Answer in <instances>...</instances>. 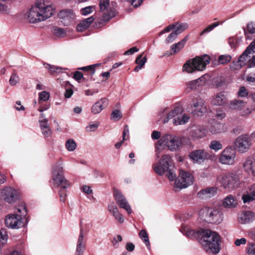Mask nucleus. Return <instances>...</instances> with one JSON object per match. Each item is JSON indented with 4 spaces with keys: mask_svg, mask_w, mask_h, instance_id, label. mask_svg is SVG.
Wrapping results in <instances>:
<instances>
[{
    "mask_svg": "<svg viewBox=\"0 0 255 255\" xmlns=\"http://www.w3.org/2000/svg\"><path fill=\"white\" fill-rule=\"evenodd\" d=\"M41 130L43 135L45 137L50 136L52 134V131H51V129L49 128V127L48 128H47L43 129H41Z\"/></svg>",
    "mask_w": 255,
    "mask_h": 255,
    "instance_id": "64",
    "label": "nucleus"
},
{
    "mask_svg": "<svg viewBox=\"0 0 255 255\" xmlns=\"http://www.w3.org/2000/svg\"><path fill=\"white\" fill-rule=\"evenodd\" d=\"M206 133V129L203 127L198 126L191 130L190 135L194 139H198L204 137Z\"/></svg>",
    "mask_w": 255,
    "mask_h": 255,
    "instance_id": "23",
    "label": "nucleus"
},
{
    "mask_svg": "<svg viewBox=\"0 0 255 255\" xmlns=\"http://www.w3.org/2000/svg\"><path fill=\"white\" fill-rule=\"evenodd\" d=\"M253 144L252 139L250 134L244 133L238 136L234 141V149L239 153H245L247 152L251 148Z\"/></svg>",
    "mask_w": 255,
    "mask_h": 255,
    "instance_id": "9",
    "label": "nucleus"
},
{
    "mask_svg": "<svg viewBox=\"0 0 255 255\" xmlns=\"http://www.w3.org/2000/svg\"><path fill=\"white\" fill-rule=\"evenodd\" d=\"M182 144L181 139L178 136L171 134H165L158 141L156 145V152L160 153L163 147L166 146L172 151H176Z\"/></svg>",
    "mask_w": 255,
    "mask_h": 255,
    "instance_id": "6",
    "label": "nucleus"
},
{
    "mask_svg": "<svg viewBox=\"0 0 255 255\" xmlns=\"http://www.w3.org/2000/svg\"><path fill=\"white\" fill-rule=\"evenodd\" d=\"M193 182V177L191 173L180 170L179 176L174 183V187L179 190L187 187Z\"/></svg>",
    "mask_w": 255,
    "mask_h": 255,
    "instance_id": "10",
    "label": "nucleus"
},
{
    "mask_svg": "<svg viewBox=\"0 0 255 255\" xmlns=\"http://www.w3.org/2000/svg\"><path fill=\"white\" fill-rule=\"evenodd\" d=\"M205 229H200L199 230H194L191 229L188 227H182L181 229V232H182L183 234L185 235L188 238L194 239H199L200 241L205 233Z\"/></svg>",
    "mask_w": 255,
    "mask_h": 255,
    "instance_id": "14",
    "label": "nucleus"
},
{
    "mask_svg": "<svg viewBox=\"0 0 255 255\" xmlns=\"http://www.w3.org/2000/svg\"><path fill=\"white\" fill-rule=\"evenodd\" d=\"M122 115L119 110H115L111 113V119L115 121H118L122 119Z\"/></svg>",
    "mask_w": 255,
    "mask_h": 255,
    "instance_id": "46",
    "label": "nucleus"
},
{
    "mask_svg": "<svg viewBox=\"0 0 255 255\" xmlns=\"http://www.w3.org/2000/svg\"><path fill=\"white\" fill-rule=\"evenodd\" d=\"M217 192L216 187H209L206 189L201 190L198 193V196L200 198H208L214 196Z\"/></svg>",
    "mask_w": 255,
    "mask_h": 255,
    "instance_id": "25",
    "label": "nucleus"
},
{
    "mask_svg": "<svg viewBox=\"0 0 255 255\" xmlns=\"http://www.w3.org/2000/svg\"><path fill=\"white\" fill-rule=\"evenodd\" d=\"M189 117L186 115H178V117L173 119V123L175 125H184L188 122Z\"/></svg>",
    "mask_w": 255,
    "mask_h": 255,
    "instance_id": "33",
    "label": "nucleus"
},
{
    "mask_svg": "<svg viewBox=\"0 0 255 255\" xmlns=\"http://www.w3.org/2000/svg\"><path fill=\"white\" fill-rule=\"evenodd\" d=\"M247 243V240L245 238L237 239L235 241V245L236 246H240L241 245H245Z\"/></svg>",
    "mask_w": 255,
    "mask_h": 255,
    "instance_id": "62",
    "label": "nucleus"
},
{
    "mask_svg": "<svg viewBox=\"0 0 255 255\" xmlns=\"http://www.w3.org/2000/svg\"><path fill=\"white\" fill-rule=\"evenodd\" d=\"M191 113L195 117H201L207 111V106L204 101L200 97H197L191 104Z\"/></svg>",
    "mask_w": 255,
    "mask_h": 255,
    "instance_id": "11",
    "label": "nucleus"
},
{
    "mask_svg": "<svg viewBox=\"0 0 255 255\" xmlns=\"http://www.w3.org/2000/svg\"><path fill=\"white\" fill-rule=\"evenodd\" d=\"M55 11V6L51 1L36 0L26 16L30 23H38L50 17Z\"/></svg>",
    "mask_w": 255,
    "mask_h": 255,
    "instance_id": "1",
    "label": "nucleus"
},
{
    "mask_svg": "<svg viewBox=\"0 0 255 255\" xmlns=\"http://www.w3.org/2000/svg\"><path fill=\"white\" fill-rule=\"evenodd\" d=\"M207 80L205 76H202L199 78L188 82L186 84L187 89L195 90L205 85Z\"/></svg>",
    "mask_w": 255,
    "mask_h": 255,
    "instance_id": "20",
    "label": "nucleus"
},
{
    "mask_svg": "<svg viewBox=\"0 0 255 255\" xmlns=\"http://www.w3.org/2000/svg\"><path fill=\"white\" fill-rule=\"evenodd\" d=\"M209 130L213 134L219 133L224 130V125L220 123L215 122L212 123Z\"/></svg>",
    "mask_w": 255,
    "mask_h": 255,
    "instance_id": "32",
    "label": "nucleus"
},
{
    "mask_svg": "<svg viewBox=\"0 0 255 255\" xmlns=\"http://www.w3.org/2000/svg\"><path fill=\"white\" fill-rule=\"evenodd\" d=\"M210 149L217 151L222 148V145L219 141L212 140L209 145Z\"/></svg>",
    "mask_w": 255,
    "mask_h": 255,
    "instance_id": "40",
    "label": "nucleus"
},
{
    "mask_svg": "<svg viewBox=\"0 0 255 255\" xmlns=\"http://www.w3.org/2000/svg\"><path fill=\"white\" fill-rule=\"evenodd\" d=\"M199 216L207 222L219 224L223 220L222 213L212 208L205 207L199 211Z\"/></svg>",
    "mask_w": 255,
    "mask_h": 255,
    "instance_id": "8",
    "label": "nucleus"
},
{
    "mask_svg": "<svg viewBox=\"0 0 255 255\" xmlns=\"http://www.w3.org/2000/svg\"><path fill=\"white\" fill-rule=\"evenodd\" d=\"M108 210L112 213L115 219L120 223H123L124 222L122 215L119 213L118 208L114 204L109 205Z\"/></svg>",
    "mask_w": 255,
    "mask_h": 255,
    "instance_id": "28",
    "label": "nucleus"
},
{
    "mask_svg": "<svg viewBox=\"0 0 255 255\" xmlns=\"http://www.w3.org/2000/svg\"><path fill=\"white\" fill-rule=\"evenodd\" d=\"M47 119H39V123L41 129H46L49 127Z\"/></svg>",
    "mask_w": 255,
    "mask_h": 255,
    "instance_id": "55",
    "label": "nucleus"
},
{
    "mask_svg": "<svg viewBox=\"0 0 255 255\" xmlns=\"http://www.w3.org/2000/svg\"><path fill=\"white\" fill-rule=\"evenodd\" d=\"M50 95L46 91H42L39 94V99L40 100L46 101L49 99Z\"/></svg>",
    "mask_w": 255,
    "mask_h": 255,
    "instance_id": "57",
    "label": "nucleus"
},
{
    "mask_svg": "<svg viewBox=\"0 0 255 255\" xmlns=\"http://www.w3.org/2000/svg\"><path fill=\"white\" fill-rule=\"evenodd\" d=\"M248 60V56L243 52L237 61H233L231 63L230 68L232 71L239 70L246 64Z\"/></svg>",
    "mask_w": 255,
    "mask_h": 255,
    "instance_id": "19",
    "label": "nucleus"
},
{
    "mask_svg": "<svg viewBox=\"0 0 255 255\" xmlns=\"http://www.w3.org/2000/svg\"><path fill=\"white\" fill-rule=\"evenodd\" d=\"M80 227H82L84 228L85 232L84 233H87L89 232L90 229L92 227V224L91 222L86 223L85 225H82V221L80 223Z\"/></svg>",
    "mask_w": 255,
    "mask_h": 255,
    "instance_id": "61",
    "label": "nucleus"
},
{
    "mask_svg": "<svg viewBox=\"0 0 255 255\" xmlns=\"http://www.w3.org/2000/svg\"><path fill=\"white\" fill-rule=\"evenodd\" d=\"M246 81L251 85H255V73L248 74L246 76Z\"/></svg>",
    "mask_w": 255,
    "mask_h": 255,
    "instance_id": "53",
    "label": "nucleus"
},
{
    "mask_svg": "<svg viewBox=\"0 0 255 255\" xmlns=\"http://www.w3.org/2000/svg\"><path fill=\"white\" fill-rule=\"evenodd\" d=\"M246 252L249 255H255V243L248 242Z\"/></svg>",
    "mask_w": 255,
    "mask_h": 255,
    "instance_id": "38",
    "label": "nucleus"
},
{
    "mask_svg": "<svg viewBox=\"0 0 255 255\" xmlns=\"http://www.w3.org/2000/svg\"><path fill=\"white\" fill-rule=\"evenodd\" d=\"M237 205V201L232 196L229 195L224 199L223 202V205L226 208H234Z\"/></svg>",
    "mask_w": 255,
    "mask_h": 255,
    "instance_id": "31",
    "label": "nucleus"
},
{
    "mask_svg": "<svg viewBox=\"0 0 255 255\" xmlns=\"http://www.w3.org/2000/svg\"><path fill=\"white\" fill-rule=\"evenodd\" d=\"M221 237L217 232L210 230H206L200 243L204 250L207 253L217 254L221 249Z\"/></svg>",
    "mask_w": 255,
    "mask_h": 255,
    "instance_id": "3",
    "label": "nucleus"
},
{
    "mask_svg": "<svg viewBox=\"0 0 255 255\" xmlns=\"http://www.w3.org/2000/svg\"><path fill=\"white\" fill-rule=\"evenodd\" d=\"M92 6H87L81 9V11L82 14L83 15H86L90 14L92 11Z\"/></svg>",
    "mask_w": 255,
    "mask_h": 255,
    "instance_id": "60",
    "label": "nucleus"
},
{
    "mask_svg": "<svg viewBox=\"0 0 255 255\" xmlns=\"http://www.w3.org/2000/svg\"><path fill=\"white\" fill-rule=\"evenodd\" d=\"M8 236L6 230L4 229H1L0 230V243L4 245L6 243Z\"/></svg>",
    "mask_w": 255,
    "mask_h": 255,
    "instance_id": "43",
    "label": "nucleus"
},
{
    "mask_svg": "<svg viewBox=\"0 0 255 255\" xmlns=\"http://www.w3.org/2000/svg\"><path fill=\"white\" fill-rule=\"evenodd\" d=\"M9 12V8L6 4L4 0H0V13H7Z\"/></svg>",
    "mask_w": 255,
    "mask_h": 255,
    "instance_id": "49",
    "label": "nucleus"
},
{
    "mask_svg": "<svg viewBox=\"0 0 255 255\" xmlns=\"http://www.w3.org/2000/svg\"><path fill=\"white\" fill-rule=\"evenodd\" d=\"M244 54H246L248 57L249 54L252 53H255V41H253L246 49L244 52Z\"/></svg>",
    "mask_w": 255,
    "mask_h": 255,
    "instance_id": "45",
    "label": "nucleus"
},
{
    "mask_svg": "<svg viewBox=\"0 0 255 255\" xmlns=\"http://www.w3.org/2000/svg\"><path fill=\"white\" fill-rule=\"evenodd\" d=\"M189 157L193 163L201 164L207 158V152L204 149H196L189 153Z\"/></svg>",
    "mask_w": 255,
    "mask_h": 255,
    "instance_id": "15",
    "label": "nucleus"
},
{
    "mask_svg": "<svg viewBox=\"0 0 255 255\" xmlns=\"http://www.w3.org/2000/svg\"><path fill=\"white\" fill-rule=\"evenodd\" d=\"M43 65L45 68L48 69L52 74H54L55 73L62 72V70H64V68L62 67L55 66L47 63H44ZM65 69H64V70Z\"/></svg>",
    "mask_w": 255,
    "mask_h": 255,
    "instance_id": "34",
    "label": "nucleus"
},
{
    "mask_svg": "<svg viewBox=\"0 0 255 255\" xmlns=\"http://www.w3.org/2000/svg\"><path fill=\"white\" fill-rule=\"evenodd\" d=\"M21 216L18 214L7 215L5 219V224L7 227L11 229H18L23 226Z\"/></svg>",
    "mask_w": 255,
    "mask_h": 255,
    "instance_id": "13",
    "label": "nucleus"
},
{
    "mask_svg": "<svg viewBox=\"0 0 255 255\" xmlns=\"http://www.w3.org/2000/svg\"><path fill=\"white\" fill-rule=\"evenodd\" d=\"M140 238L143 241L148 249H150V243L147 233L145 230H142L139 233Z\"/></svg>",
    "mask_w": 255,
    "mask_h": 255,
    "instance_id": "35",
    "label": "nucleus"
},
{
    "mask_svg": "<svg viewBox=\"0 0 255 255\" xmlns=\"http://www.w3.org/2000/svg\"><path fill=\"white\" fill-rule=\"evenodd\" d=\"M85 229L84 228L81 227L80 233L78 240V243L77 248L80 247V248L85 249V245L84 244V234Z\"/></svg>",
    "mask_w": 255,
    "mask_h": 255,
    "instance_id": "36",
    "label": "nucleus"
},
{
    "mask_svg": "<svg viewBox=\"0 0 255 255\" xmlns=\"http://www.w3.org/2000/svg\"><path fill=\"white\" fill-rule=\"evenodd\" d=\"M232 59L230 55H222L219 57L218 61L221 64H226L229 62Z\"/></svg>",
    "mask_w": 255,
    "mask_h": 255,
    "instance_id": "44",
    "label": "nucleus"
},
{
    "mask_svg": "<svg viewBox=\"0 0 255 255\" xmlns=\"http://www.w3.org/2000/svg\"><path fill=\"white\" fill-rule=\"evenodd\" d=\"M65 146L68 151H73L76 149L77 145L73 139H69L67 140Z\"/></svg>",
    "mask_w": 255,
    "mask_h": 255,
    "instance_id": "39",
    "label": "nucleus"
},
{
    "mask_svg": "<svg viewBox=\"0 0 255 255\" xmlns=\"http://www.w3.org/2000/svg\"><path fill=\"white\" fill-rule=\"evenodd\" d=\"M129 129L128 125H126L124 127V130L123 132V140L115 144V147L117 149L120 148L122 146L123 141L127 140L126 138V134H128Z\"/></svg>",
    "mask_w": 255,
    "mask_h": 255,
    "instance_id": "37",
    "label": "nucleus"
},
{
    "mask_svg": "<svg viewBox=\"0 0 255 255\" xmlns=\"http://www.w3.org/2000/svg\"><path fill=\"white\" fill-rule=\"evenodd\" d=\"M239 222L247 224L255 220V213L250 211H244L238 215Z\"/></svg>",
    "mask_w": 255,
    "mask_h": 255,
    "instance_id": "21",
    "label": "nucleus"
},
{
    "mask_svg": "<svg viewBox=\"0 0 255 255\" xmlns=\"http://www.w3.org/2000/svg\"><path fill=\"white\" fill-rule=\"evenodd\" d=\"M93 16H90L82 20L77 26V30L79 32H82L83 30L89 27L92 23L94 20Z\"/></svg>",
    "mask_w": 255,
    "mask_h": 255,
    "instance_id": "27",
    "label": "nucleus"
},
{
    "mask_svg": "<svg viewBox=\"0 0 255 255\" xmlns=\"http://www.w3.org/2000/svg\"><path fill=\"white\" fill-rule=\"evenodd\" d=\"M51 183L55 187L58 188V193L61 201H65L67 189L71 186V183L64 176L63 162L60 159L53 165L51 173Z\"/></svg>",
    "mask_w": 255,
    "mask_h": 255,
    "instance_id": "2",
    "label": "nucleus"
},
{
    "mask_svg": "<svg viewBox=\"0 0 255 255\" xmlns=\"http://www.w3.org/2000/svg\"><path fill=\"white\" fill-rule=\"evenodd\" d=\"M244 168L246 172L255 176V158H248L244 163Z\"/></svg>",
    "mask_w": 255,
    "mask_h": 255,
    "instance_id": "24",
    "label": "nucleus"
},
{
    "mask_svg": "<svg viewBox=\"0 0 255 255\" xmlns=\"http://www.w3.org/2000/svg\"><path fill=\"white\" fill-rule=\"evenodd\" d=\"M83 74L79 71H76L73 75V78L79 82H80V80L83 78Z\"/></svg>",
    "mask_w": 255,
    "mask_h": 255,
    "instance_id": "63",
    "label": "nucleus"
},
{
    "mask_svg": "<svg viewBox=\"0 0 255 255\" xmlns=\"http://www.w3.org/2000/svg\"><path fill=\"white\" fill-rule=\"evenodd\" d=\"M16 210L17 212L19 213L18 216H21L22 218L26 215L27 213V209L24 203H21L20 204L18 205Z\"/></svg>",
    "mask_w": 255,
    "mask_h": 255,
    "instance_id": "41",
    "label": "nucleus"
},
{
    "mask_svg": "<svg viewBox=\"0 0 255 255\" xmlns=\"http://www.w3.org/2000/svg\"><path fill=\"white\" fill-rule=\"evenodd\" d=\"M2 196L5 201L12 203L17 199L16 191L10 187H5L2 191Z\"/></svg>",
    "mask_w": 255,
    "mask_h": 255,
    "instance_id": "18",
    "label": "nucleus"
},
{
    "mask_svg": "<svg viewBox=\"0 0 255 255\" xmlns=\"http://www.w3.org/2000/svg\"><path fill=\"white\" fill-rule=\"evenodd\" d=\"M227 101L224 92L218 93L212 100L211 102L214 105L221 106L224 104Z\"/></svg>",
    "mask_w": 255,
    "mask_h": 255,
    "instance_id": "29",
    "label": "nucleus"
},
{
    "mask_svg": "<svg viewBox=\"0 0 255 255\" xmlns=\"http://www.w3.org/2000/svg\"><path fill=\"white\" fill-rule=\"evenodd\" d=\"M98 65V64H94V65H89L88 66L82 67L79 68L78 69L83 70V71H90L91 75L93 76L95 74V67Z\"/></svg>",
    "mask_w": 255,
    "mask_h": 255,
    "instance_id": "47",
    "label": "nucleus"
},
{
    "mask_svg": "<svg viewBox=\"0 0 255 255\" xmlns=\"http://www.w3.org/2000/svg\"><path fill=\"white\" fill-rule=\"evenodd\" d=\"M242 199L244 203L255 200V183L249 188L247 193L243 196Z\"/></svg>",
    "mask_w": 255,
    "mask_h": 255,
    "instance_id": "26",
    "label": "nucleus"
},
{
    "mask_svg": "<svg viewBox=\"0 0 255 255\" xmlns=\"http://www.w3.org/2000/svg\"><path fill=\"white\" fill-rule=\"evenodd\" d=\"M58 17L61 19V22L65 26H68L73 23L75 14L70 9H64L61 10L58 14Z\"/></svg>",
    "mask_w": 255,
    "mask_h": 255,
    "instance_id": "17",
    "label": "nucleus"
},
{
    "mask_svg": "<svg viewBox=\"0 0 255 255\" xmlns=\"http://www.w3.org/2000/svg\"><path fill=\"white\" fill-rule=\"evenodd\" d=\"M188 25L187 23H181L177 26L174 30L178 35L187 28Z\"/></svg>",
    "mask_w": 255,
    "mask_h": 255,
    "instance_id": "51",
    "label": "nucleus"
},
{
    "mask_svg": "<svg viewBox=\"0 0 255 255\" xmlns=\"http://www.w3.org/2000/svg\"><path fill=\"white\" fill-rule=\"evenodd\" d=\"M155 172L159 175L166 173V175L170 181L176 179L175 167L172 157L168 154L163 155L158 162L153 165Z\"/></svg>",
    "mask_w": 255,
    "mask_h": 255,
    "instance_id": "4",
    "label": "nucleus"
},
{
    "mask_svg": "<svg viewBox=\"0 0 255 255\" xmlns=\"http://www.w3.org/2000/svg\"><path fill=\"white\" fill-rule=\"evenodd\" d=\"M247 30L250 33H255V23L251 22L247 25Z\"/></svg>",
    "mask_w": 255,
    "mask_h": 255,
    "instance_id": "59",
    "label": "nucleus"
},
{
    "mask_svg": "<svg viewBox=\"0 0 255 255\" xmlns=\"http://www.w3.org/2000/svg\"><path fill=\"white\" fill-rule=\"evenodd\" d=\"M236 155V150L231 147H228L223 150L219 160L222 164L233 165L235 163Z\"/></svg>",
    "mask_w": 255,
    "mask_h": 255,
    "instance_id": "12",
    "label": "nucleus"
},
{
    "mask_svg": "<svg viewBox=\"0 0 255 255\" xmlns=\"http://www.w3.org/2000/svg\"><path fill=\"white\" fill-rule=\"evenodd\" d=\"M246 103L241 100H234L230 102L229 108L231 110H243L246 108Z\"/></svg>",
    "mask_w": 255,
    "mask_h": 255,
    "instance_id": "30",
    "label": "nucleus"
},
{
    "mask_svg": "<svg viewBox=\"0 0 255 255\" xmlns=\"http://www.w3.org/2000/svg\"><path fill=\"white\" fill-rule=\"evenodd\" d=\"M147 58L146 56L142 57V55H139L135 60V63L141 67H143L146 62Z\"/></svg>",
    "mask_w": 255,
    "mask_h": 255,
    "instance_id": "50",
    "label": "nucleus"
},
{
    "mask_svg": "<svg viewBox=\"0 0 255 255\" xmlns=\"http://www.w3.org/2000/svg\"><path fill=\"white\" fill-rule=\"evenodd\" d=\"M180 111V108H176L173 110L171 111L170 113H169L167 114L168 118L171 119L172 118L178 117V113H179Z\"/></svg>",
    "mask_w": 255,
    "mask_h": 255,
    "instance_id": "56",
    "label": "nucleus"
},
{
    "mask_svg": "<svg viewBox=\"0 0 255 255\" xmlns=\"http://www.w3.org/2000/svg\"><path fill=\"white\" fill-rule=\"evenodd\" d=\"M108 105V100L106 98H102L92 107V112L94 114H99L102 110L106 108Z\"/></svg>",
    "mask_w": 255,
    "mask_h": 255,
    "instance_id": "22",
    "label": "nucleus"
},
{
    "mask_svg": "<svg viewBox=\"0 0 255 255\" xmlns=\"http://www.w3.org/2000/svg\"><path fill=\"white\" fill-rule=\"evenodd\" d=\"M248 95V90L245 87H241L238 91V95L239 97H245Z\"/></svg>",
    "mask_w": 255,
    "mask_h": 255,
    "instance_id": "58",
    "label": "nucleus"
},
{
    "mask_svg": "<svg viewBox=\"0 0 255 255\" xmlns=\"http://www.w3.org/2000/svg\"><path fill=\"white\" fill-rule=\"evenodd\" d=\"M114 197L119 206L127 211L128 214L132 212V210L126 198L122 192L118 190H114Z\"/></svg>",
    "mask_w": 255,
    "mask_h": 255,
    "instance_id": "16",
    "label": "nucleus"
},
{
    "mask_svg": "<svg viewBox=\"0 0 255 255\" xmlns=\"http://www.w3.org/2000/svg\"><path fill=\"white\" fill-rule=\"evenodd\" d=\"M109 5V0H100L99 6L101 11L105 10Z\"/></svg>",
    "mask_w": 255,
    "mask_h": 255,
    "instance_id": "54",
    "label": "nucleus"
},
{
    "mask_svg": "<svg viewBox=\"0 0 255 255\" xmlns=\"http://www.w3.org/2000/svg\"><path fill=\"white\" fill-rule=\"evenodd\" d=\"M178 35V34L175 31H173L166 39L165 42L166 43H169L173 42L177 38Z\"/></svg>",
    "mask_w": 255,
    "mask_h": 255,
    "instance_id": "52",
    "label": "nucleus"
},
{
    "mask_svg": "<svg viewBox=\"0 0 255 255\" xmlns=\"http://www.w3.org/2000/svg\"><path fill=\"white\" fill-rule=\"evenodd\" d=\"M216 181L221 187L228 191L235 190L241 183L239 175L235 172L224 173L219 175L217 177Z\"/></svg>",
    "mask_w": 255,
    "mask_h": 255,
    "instance_id": "5",
    "label": "nucleus"
},
{
    "mask_svg": "<svg viewBox=\"0 0 255 255\" xmlns=\"http://www.w3.org/2000/svg\"><path fill=\"white\" fill-rule=\"evenodd\" d=\"M18 81L19 77L18 75L15 73H12L9 81L10 85L11 86H14L18 82Z\"/></svg>",
    "mask_w": 255,
    "mask_h": 255,
    "instance_id": "48",
    "label": "nucleus"
},
{
    "mask_svg": "<svg viewBox=\"0 0 255 255\" xmlns=\"http://www.w3.org/2000/svg\"><path fill=\"white\" fill-rule=\"evenodd\" d=\"M223 22L220 23L219 22H216L212 23V24L208 26L206 28H205L200 33V35H203L205 33L210 32L214 28L219 25L220 24H222Z\"/></svg>",
    "mask_w": 255,
    "mask_h": 255,
    "instance_id": "42",
    "label": "nucleus"
},
{
    "mask_svg": "<svg viewBox=\"0 0 255 255\" xmlns=\"http://www.w3.org/2000/svg\"><path fill=\"white\" fill-rule=\"evenodd\" d=\"M210 61V58L207 55L196 57L186 61L183 66V70L188 73H192L196 70L203 71Z\"/></svg>",
    "mask_w": 255,
    "mask_h": 255,
    "instance_id": "7",
    "label": "nucleus"
}]
</instances>
